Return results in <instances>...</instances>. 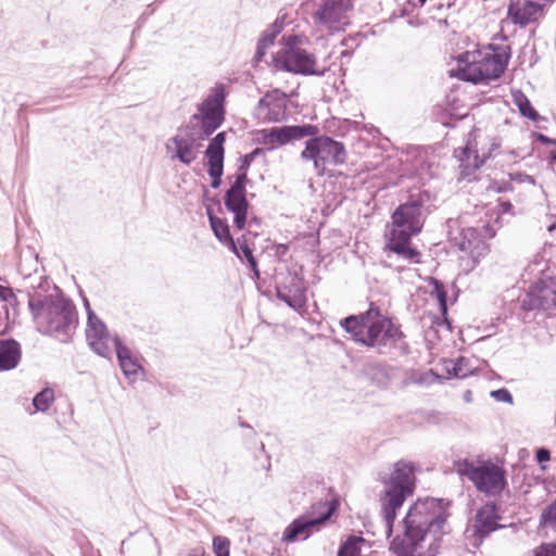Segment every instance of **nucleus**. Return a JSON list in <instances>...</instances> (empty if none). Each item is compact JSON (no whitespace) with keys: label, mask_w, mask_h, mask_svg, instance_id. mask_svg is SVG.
Segmentation results:
<instances>
[{"label":"nucleus","mask_w":556,"mask_h":556,"mask_svg":"<svg viewBox=\"0 0 556 556\" xmlns=\"http://www.w3.org/2000/svg\"><path fill=\"white\" fill-rule=\"evenodd\" d=\"M26 295L37 331L60 342H68L78 326L74 302L43 276L39 277L36 286H30Z\"/></svg>","instance_id":"nucleus-1"},{"label":"nucleus","mask_w":556,"mask_h":556,"mask_svg":"<svg viewBox=\"0 0 556 556\" xmlns=\"http://www.w3.org/2000/svg\"><path fill=\"white\" fill-rule=\"evenodd\" d=\"M340 326L351 339L364 346L374 348L379 354L395 351L400 355L410 352L405 334L391 319L380 315L378 307L358 315H350L340 320Z\"/></svg>","instance_id":"nucleus-2"},{"label":"nucleus","mask_w":556,"mask_h":556,"mask_svg":"<svg viewBox=\"0 0 556 556\" xmlns=\"http://www.w3.org/2000/svg\"><path fill=\"white\" fill-rule=\"evenodd\" d=\"M429 200L428 191L410 195L391 215L392 229L387 235L386 249L407 263H419L420 252L412 245L410 240L422 230L429 214L426 207Z\"/></svg>","instance_id":"nucleus-3"},{"label":"nucleus","mask_w":556,"mask_h":556,"mask_svg":"<svg viewBox=\"0 0 556 556\" xmlns=\"http://www.w3.org/2000/svg\"><path fill=\"white\" fill-rule=\"evenodd\" d=\"M386 485L381 497V513L384 521L386 536L391 539L397 510L415 491V467L413 463L399 460L391 475L382 481Z\"/></svg>","instance_id":"nucleus-4"},{"label":"nucleus","mask_w":556,"mask_h":556,"mask_svg":"<svg viewBox=\"0 0 556 556\" xmlns=\"http://www.w3.org/2000/svg\"><path fill=\"white\" fill-rule=\"evenodd\" d=\"M456 472L470 480L478 491L495 496L507 486L506 471L491 460H481L476 464L468 458L454 463Z\"/></svg>","instance_id":"nucleus-5"},{"label":"nucleus","mask_w":556,"mask_h":556,"mask_svg":"<svg viewBox=\"0 0 556 556\" xmlns=\"http://www.w3.org/2000/svg\"><path fill=\"white\" fill-rule=\"evenodd\" d=\"M508 53H480L466 52L458 58V63H465L459 67V78L475 85L489 83L498 79L505 72L508 60Z\"/></svg>","instance_id":"nucleus-6"},{"label":"nucleus","mask_w":556,"mask_h":556,"mask_svg":"<svg viewBox=\"0 0 556 556\" xmlns=\"http://www.w3.org/2000/svg\"><path fill=\"white\" fill-rule=\"evenodd\" d=\"M262 153L263 150L261 148H255L241 157V165L239 166L240 174L236 176L235 181L225 193V206L227 211L233 214V225L238 230L245 228L250 207V203L247 199V170L255 157Z\"/></svg>","instance_id":"nucleus-7"},{"label":"nucleus","mask_w":556,"mask_h":556,"mask_svg":"<svg viewBox=\"0 0 556 556\" xmlns=\"http://www.w3.org/2000/svg\"><path fill=\"white\" fill-rule=\"evenodd\" d=\"M301 153L303 161H313L318 175H324L327 165L345 163L346 151L342 142L329 136H309Z\"/></svg>","instance_id":"nucleus-8"},{"label":"nucleus","mask_w":556,"mask_h":556,"mask_svg":"<svg viewBox=\"0 0 556 556\" xmlns=\"http://www.w3.org/2000/svg\"><path fill=\"white\" fill-rule=\"evenodd\" d=\"M226 97L225 85L217 84L212 93L200 104L199 114L192 116L193 119L200 121L201 139L210 137L223 125Z\"/></svg>","instance_id":"nucleus-9"},{"label":"nucleus","mask_w":556,"mask_h":556,"mask_svg":"<svg viewBox=\"0 0 556 556\" xmlns=\"http://www.w3.org/2000/svg\"><path fill=\"white\" fill-rule=\"evenodd\" d=\"M273 61L279 70L304 76L323 77L328 72V67L318 66L313 53L298 47H290L276 54Z\"/></svg>","instance_id":"nucleus-10"},{"label":"nucleus","mask_w":556,"mask_h":556,"mask_svg":"<svg viewBox=\"0 0 556 556\" xmlns=\"http://www.w3.org/2000/svg\"><path fill=\"white\" fill-rule=\"evenodd\" d=\"M333 505H328L325 511L314 517L309 513H305L292 520L282 533L281 541L285 543H293L295 541H305L314 532L319 531L320 527L331 518L334 511Z\"/></svg>","instance_id":"nucleus-11"},{"label":"nucleus","mask_w":556,"mask_h":556,"mask_svg":"<svg viewBox=\"0 0 556 556\" xmlns=\"http://www.w3.org/2000/svg\"><path fill=\"white\" fill-rule=\"evenodd\" d=\"M352 9V0H317L312 20L317 27L333 30L343 23L346 12Z\"/></svg>","instance_id":"nucleus-12"},{"label":"nucleus","mask_w":556,"mask_h":556,"mask_svg":"<svg viewBox=\"0 0 556 556\" xmlns=\"http://www.w3.org/2000/svg\"><path fill=\"white\" fill-rule=\"evenodd\" d=\"M318 128L312 124L286 125L261 130L260 142L269 146L271 149L277 146H285L293 140H300L317 135Z\"/></svg>","instance_id":"nucleus-13"},{"label":"nucleus","mask_w":556,"mask_h":556,"mask_svg":"<svg viewBox=\"0 0 556 556\" xmlns=\"http://www.w3.org/2000/svg\"><path fill=\"white\" fill-rule=\"evenodd\" d=\"M525 311L543 309L551 311L556 308V278L548 277L540 280L530 288L528 293L520 302Z\"/></svg>","instance_id":"nucleus-14"},{"label":"nucleus","mask_w":556,"mask_h":556,"mask_svg":"<svg viewBox=\"0 0 556 556\" xmlns=\"http://www.w3.org/2000/svg\"><path fill=\"white\" fill-rule=\"evenodd\" d=\"M87 311V328L86 338L90 349L101 357L110 358L111 349L109 346L110 332L106 325L100 319L91 309L89 303L86 301Z\"/></svg>","instance_id":"nucleus-15"},{"label":"nucleus","mask_w":556,"mask_h":556,"mask_svg":"<svg viewBox=\"0 0 556 556\" xmlns=\"http://www.w3.org/2000/svg\"><path fill=\"white\" fill-rule=\"evenodd\" d=\"M305 292L303 281L290 273L276 283L277 299L294 311H300L306 305Z\"/></svg>","instance_id":"nucleus-16"},{"label":"nucleus","mask_w":556,"mask_h":556,"mask_svg":"<svg viewBox=\"0 0 556 556\" xmlns=\"http://www.w3.org/2000/svg\"><path fill=\"white\" fill-rule=\"evenodd\" d=\"M497 506L489 503L480 507L475 516L472 533L479 539L480 543L492 532L501 529L503 526L498 522Z\"/></svg>","instance_id":"nucleus-17"},{"label":"nucleus","mask_w":556,"mask_h":556,"mask_svg":"<svg viewBox=\"0 0 556 556\" xmlns=\"http://www.w3.org/2000/svg\"><path fill=\"white\" fill-rule=\"evenodd\" d=\"M459 249L469 254L473 265L489 253V244L481 238V231L476 228H466L462 231Z\"/></svg>","instance_id":"nucleus-18"},{"label":"nucleus","mask_w":556,"mask_h":556,"mask_svg":"<svg viewBox=\"0 0 556 556\" xmlns=\"http://www.w3.org/2000/svg\"><path fill=\"white\" fill-rule=\"evenodd\" d=\"M267 110L269 122H280L286 115L287 94L278 89L265 93L257 103V110Z\"/></svg>","instance_id":"nucleus-19"},{"label":"nucleus","mask_w":556,"mask_h":556,"mask_svg":"<svg viewBox=\"0 0 556 556\" xmlns=\"http://www.w3.org/2000/svg\"><path fill=\"white\" fill-rule=\"evenodd\" d=\"M113 342L122 372L130 381H136L138 372L143 371V367L138 363L137 358L131 355L129 349L124 345L118 336L113 338Z\"/></svg>","instance_id":"nucleus-20"},{"label":"nucleus","mask_w":556,"mask_h":556,"mask_svg":"<svg viewBox=\"0 0 556 556\" xmlns=\"http://www.w3.org/2000/svg\"><path fill=\"white\" fill-rule=\"evenodd\" d=\"M179 132L174 136L170 140L175 146V153L172 159H177L185 165H190L197 159L195 152V138L192 134H181L182 129L179 128Z\"/></svg>","instance_id":"nucleus-21"},{"label":"nucleus","mask_w":556,"mask_h":556,"mask_svg":"<svg viewBox=\"0 0 556 556\" xmlns=\"http://www.w3.org/2000/svg\"><path fill=\"white\" fill-rule=\"evenodd\" d=\"M394 368L382 363H370L363 367L362 375L380 389H388L392 382Z\"/></svg>","instance_id":"nucleus-22"},{"label":"nucleus","mask_w":556,"mask_h":556,"mask_svg":"<svg viewBox=\"0 0 556 556\" xmlns=\"http://www.w3.org/2000/svg\"><path fill=\"white\" fill-rule=\"evenodd\" d=\"M22 357L21 344L13 338L0 340V371L17 367Z\"/></svg>","instance_id":"nucleus-23"},{"label":"nucleus","mask_w":556,"mask_h":556,"mask_svg":"<svg viewBox=\"0 0 556 556\" xmlns=\"http://www.w3.org/2000/svg\"><path fill=\"white\" fill-rule=\"evenodd\" d=\"M206 213L211 228L217 240L223 244H226L236 256H240L237 242L233 240L230 233V228L227 222L214 215L211 207L206 208Z\"/></svg>","instance_id":"nucleus-24"},{"label":"nucleus","mask_w":556,"mask_h":556,"mask_svg":"<svg viewBox=\"0 0 556 556\" xmlns=\"http://www.w3.org/2000/svg\"><path fill=\"white\" fill-rule=\"evenodd\" d=\"M542 7L534 2L526 0L522 7L510 4L508 7V17L516 25L526 26L532 22L534 15L541 11Z\"/></svg>","instance_id":"nucleus-25"},{"label":"nucleus","mask_w":556,"mask_h":556,"mask_svg":"<svg viewBox=\"0 0 556 556\" xmlns=\"http://www.w3.org/2000/svg\"><path fill=\"white\" fill-rule=\"evenodd\" d=\"M469 363L470 361L464 356H459L456 359H446L444 362V369L448 376L463 379L473 372V368Z\"/></svg>","instance_id":"nucleus-26"},{"label":"nucleus","mask_w":556,"mask_h":556,"mask_svg":"<svg viewBox=\"0 0 556 556\" xmlns=\"http://www.w3.org/2000/svg\"><path fill=\"white\" fill-rule=\"evenodd\" d=\"M226 142V132L220 131L215 135L214 138L211 139L204 155L206 160L211 161H224L225 159V144Z\"/></svg>","instance_id":"nucleus-27"},{"label":"nucleus","mask_w":556,"mask_h":556,"mask_svg":"<svg viewBox=\"0 0 556 556\" xmlns=\"http://www.w3.org/2000/svg\"><path fill=\"white\" fill-rule=\"evenodd\" d=\"M514 103L517 105L520 114L531 121H538L540 118L539 113L532 106L530 100L521 92L517 91L513 93Z\"/></svg>","instance_id":"nucleus-28"},{"label":"nucleus","mask_w":556,"mask_h":556,"mask_svg":"<svg viewBox=\"0 0 556 556\" xmlns=\"http://www.w3.org/2000/svg\"><path fill=\"white\" fill-rule=\"evenodd\" d=\"M238 252L240 256H237L241 261H245L249 268L258 277L260 271L257 267V261L253 255L252 249L248 245L247 240L243 238L242 240L238 239L237 241Z\"/></svg>","instance_id":"nucleus-29"},{"label":"nucleus","mask_w":556,"mask_h":556,"mask_svg":"<svg viewBox=\"0 0 556 556\" xmlns=\"http://www.w3.org/2000/svg\"><path fill=\"white\" fill-rule=\"evenodd\" d=\"M54 401V391L51 388H43L33 399L36 412H47Z\"/></svg>","instance_id":"nucleus-30"},{"label":"nucleus","mask_w":556,"mask_h":556,"mask_svg":"<svg viewBox=\"0 0 556 556\" xmlns=\"http://www.w3.org/2000/svg\"><path fill=\"white\" fill-rule=\"evenodd\" d=\"M207 173L211 177V187L213 189L219 188L224 174V161L207 160Z\"/></svg>","instance_id":"nucleus-31"},{"label":"nucleus","mask_w":556,"mask_h":556,"mask_svg":"<svg viewBox=\"0 0 556 556\" xmlns=\"http://www.w3.org/2000/svg\"><path fill=\"white\" fill-rule=\"evenodd\" d=\"M432 286H433L432 294L435 296V299L439 303L440 311L443 314H446L447 313V291L445 289V286L443 285L442 281H440L435 278H432Z\"/></svg>","instance_id":"nucleus-32"},{"label":"nucleus","mask_w":556,"mask_h":556,"mask_svg":"<svg viewBox=\"0 0 556 556\" xmlns=\"http://www.w3.org/2000/svg\"><path fill=\"white\" fill-rule=\"evenodd\" d=\"M16 301V296L10 287H4L0 285V302L2 305L0 306V318L4 316L5 319L9 318V308L7 303L12 304Z\"/></svg>","instance_id":"nucleus-33"},{"label":"nucleus","mask_w":556,"mask_h":556,"mask_svg":"<svg viewBox=\"0 0 556 556\" xmlns=\"http://www.w3.org/2000/svg\"><path fill=\"white\" fill-rule=\"evenodd\" d=\"M540 525L556 530V498L542 510Z\"/></svg>","instance_id":"nucleus-34"},{"label":"nucleus","mask_w":556,"mask_h":556,"mask_svg":"<svg viewBox=\"0 0 556 556\" xmlns=\"http://www.w3.org/2000/svg\"><path fill=\"white\" fill-rule=\"evenodd\" d=\"M230 541L226 536L216 535L213 538V551L215 556H229Z\"/></svg>","instance_id":"nucleus-35"},{"label":"nucleus","mask_w":556,"mask_h":556,"mask_svg":"<svg viewBox=\"0 0 556 556\" xmlns=\"http://www.w3.org/2000/svg\"><path fill=\"white\" fill-rule=\"evenodd\" d=\"M365 542L363 536L350 535L343 543H341V555L344 549H351L358 556L361 554V545Z\"/></svg>","instance_id":"nucleus-36"},{"label":"nucleus","mask_w":556,"mask_h":556,"mask_svg":"<svg viewBox=\"0 0 556 556\" xmlns=\"http://www.w3.org/2000/svg\"><path fill=\"white\" fill-rule=\"evenodd\" d=\"M471 156H473V159H475L473 167L475 168H480L483 165L484 160H480L479 159V155H478L477 151L471 150L468 146H466L465 148L460 149L459 160L462 161V163L467 162L469 164V160H470Z\"/></svg>","instance_id":"nucleus-37"},{"label":"nucleus","mask_w":556,"mask_h":556,"mask_svg":"<svg viewBox=\"0 0 556 556\" xmlns=\"http://www.w3.org/2000/svg\"><path fill=\"white\" fill-rule=\"evenodd\" d=\"M490 395L497 402H504V403H508V404H513V402H514L511 393L506 388H500L497 390H493V391H491Z\"/></svg>","instance_id":"nucleus-38"},{"label":"nucleus","mask_w":556,"mask_h":556,"mask_svg":"<svg viewBox=\"0 0 556 556\" xmlns=\"http://www.w3.org/2000/svg\"><path fill=\"white\" fill-rule=\"evenodd\" d=\"M533 556H556V543H542L534 549Z\"/></svg>","instance_id":"nucleus-39"},{"label":"nucleus","mask_w":556,"mask_h":556,"mask_svg":"<svg viewBox=\"0 0 556 556\" xmlns=\"http://www.w3.org/2000/svg\"><path fill=\"white\" fill-rule=\"evenodd\" d=\"M269 47H270L269 45L257 41L256 51H255V55H254V61L256 63H260L263 61L264 56L266 55V51Z\"/></svg>","instance_id":"nucleus-40"},{"label":"nucleus","mask_w":556,"mask_h":556,"mask_svg":"<svg viewBox=\"0 0 556 556\" xmlns=\"http://www.w3.org/2000/svg\"><path fill=\"white\" fill-rule=\"evenodd\" d=\"M535 459L539 464L546 463L551 459V452L545 447H540L535 452Z\"/></svg>","instance_id":"nucleus-41"},{"label":"nucleus","mask_w":556,"mask_h":556,"mask_svg":"<svg viewBox=\"0 0 556 556\" xmlns=\"http://www.w3.org/2000/svg\"><path fill=\"white\" fill-rule=\"evenodd\" d=\"M533 136L535 137L536 141H539L542 144H545V146L556 144V139L549 138L542 132H533Z\"/></svg>","instance_id":"nucleus-42"},{"label":"nucleus","mask_w":556,"mask_h":556,"mask_svg":"<svg viewBox=\"0 0 556 556\" xmlns=\"http://www.w3.org/2000/svg\"><path fill=\"white\" fill-rule=\"evenodd\" d=\"M283 28V22L282 20L277 18L270 26L268 27L270 34H273L275 37H277Z\"/></svg>","instance_id":"nucleus-43"},{"label":"nucleus","mask_w":556,"mask_h":556,"mask_svg":"<svg viewBox=\"0 0 556 556\" xmlns=\"http://www.w3.org/2000/svg\"><path fill=\"white\" fill-rule=\"evenodd\" d=\"M275 39H276V37L273 34H270L268 28H266L262 33L261 38L258 39V41L264 42V43L269 45V46H273L274 42H275Z\"/></svg>","instance_id":"nucleus-44"},{"label":"nucleus","mask_w":556,"mask_h":556,"mask_svg":"<svg viewBox=\"0 0 556 556\" xmlns=\"http://www.w3.org/2000/svg\"><path fill=\"white\" fill-rule=\"evenodd\" d=\"M427 0H408L406 3V9L415 10L425 5Z\"/></svg>","instance_id":"nucleus-45"},{"label":"nucleus","mask_w":556,"mask_h":556,"mask_svg":"<svg viewBox=\"0 0 556 556\" xmlns=\"http://www.w3.org/2000/svg\"><path fill=\"white\" fill-rule=\"evenodd\" d=\"M187 556H205V549L202 545H197L189 551Z\"/></svg>","instance_id":"nucleus-46"},{"label":"nucleus","mask_w":556,"mask_h":556,"mask_svg":"<svg viewBox=\"0 0 556 556\" xmlns=\"http://www.w3.org/2000/svg\"><path fill=\"white\" fill-rule=\"evenodd\" d=\"M288 251V245L286 244H278L276 248V254L277 255H285Z\"/></svg>","instance_id":"nucleus-47"},{"label":"nucleus","mask_w":556,"mask_h":556,"mask_svg":"<svg viewBox=\"0 0 556 556\" xmlns=\"http://www.w3.org/2000/svg\"><path fill=\"white\" fill-rule=\"evenodd\" d=\"M337 556H358V555L351 549H344L343 554L341 555V546H340L338 549Z\"/></svg>","instance_id":"nucleus-48"},{"label":"nucleus","mask_w":556,"mask_h":556,"mask_svg":"<svg viewBox=\"0 0 556 556\" xmlns=\"http://www.w3.org/2000/svg\"><path fill=\"white\" fill-rule=\"evenodd\" d=\"M337 556H358V555L351 549H344L343 554L341 555V546H340L338 549Z\"/></svg>","instance_id":"nucleus-49"},{"label":"nucleus","mask_w":556,"mask_h":556,"mask_svg":"<svg viewBox=\"0 0 556 556\" xmlns=\"http://www.w3.org/2000/svg\"><path fill=\"white\" fill-rule=\"evenodd\" d=\"M549 163H552V164L556 163V151H552L549 153Z\"/></svg>","instance_id":"nucleus-50"},{"label":"nucleus","mask_w":556,"mask_h":556,"mask_svg":"<svg viewBox=\"0 0 556 556\" xmlns=\"http://www.w3.org/2000/svg\"><path fill=\"white\" fill-rule=\"evenodd\" d=\"M470 397H471V392L468 390V391H466V393H465V400H466V401H470Z\"/></svg>","instance_id":"nucleus-51"},{"label":"nucleus","mask_w":556,"mask_h":556,"mask_svg":"<svg viewBox=\"0 0 556 556\" xmlns=\"http://www.w3.org/2000/svg\"><path fill=\"white\" fill-rule=\"evenodd\" d=\"M509 207H511V204H510L509 202H506V203L504 204V208H505V210H508Z\"/></svg>","instance_id":"nucleus-52"},{"label":"nucleus","mask_w":556,"mask_h":556,"mask_svg":"<svg viewBox=\"0 0 556 556\" xmlns=\"http://www.w3.org/2000/svg\"><path fill=\"white\" fill-rule=\"evenodd\" d=\"M241 426L250 428V426L248 424H245V422H242Z\"/></svg>","instance_id":"nucleus-53"},{"label":"nucleus","mask_w":556,"mask_h":556,"mask_svg":"<svg viewBox=\"0 0 556 556\" xmlns=\"http://www.w3.org/2000/svg\"><path fill=\"white\" fill-rule=\"evenodd\" d=\"M554 227H555V225L549 226V228H548L549 231H552Z\"/></svg>","instance_id":"nucleus-54"}]
</instances>
